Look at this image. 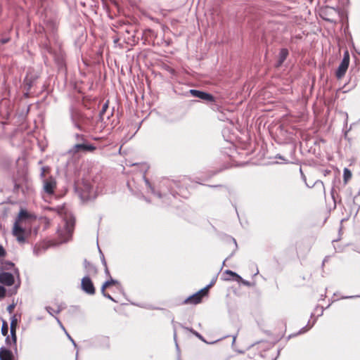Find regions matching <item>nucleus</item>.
<instances>
[{"label": "nucleus", "instance_id": "nucleus-4", "mask_svg": "<svg viewBox=\"0 0 360 360\" xmlns=\"http://www.w3.org/2000/svg\"><path fill=\"white\" fill-rule=\"evenodd\" d=\"M75 189L82 201H88L96 197L94 186L87 180L82 181L81 184L76 186Z\"/></svg>", "mask_w": 360, "mask_h": 360}, {"label": "nucleus", "instance_id": "nucleus-33", "mask_svg": "<svg viewBox=\"0 0 360 360\" xmlns=\"http://www.w3.org/2000/svg\"><path fill=\"white\" fill-rule=\"evenodd\" d=\"M113 112L109 111L105 113V122L110 119V117L112 115Z\"/></svg>", "mask_w": 360, "mask_h": 360}, {"label": "nucleus", "instance_id": "nucleus-20", "mask_svg": "<svg viewBox=\"0 0 360 360\" xmlns=\"http://www.w3.org/2000/svg\"><path fill=\"white\" fill-rule=\"evenodd\" d=\"M224 274H229V275L233 276V279L236 281V280H242V277L240 275L237 274L236 272H233L231 270H226L224 271Z\"/></svg>", "mask_w": 360, "mask_h": 360}, {"label": "nucleus", "instance_id": "nucleus-10", "mask_svg": "<svg viewBox=\"0 0 360 360\" xmlns=\"http://www.w3.org/2000/svg\"><path fill=\"white\" fill-rule=\"evenodd\" d=\"M189 93L191 96L202 99L203 101H209V102H214V97L207 92L199 91L197 89H191Z\"/></svg>", "mask_w": 360, "mask_h": 360}, {"label": "nucleus", "instance_id": "nucleus-28", "mask_svg": "<svg viewBox=\"0 0 360 360\" xmlns=\"http://www.w3.org/2000/svg\"><path fill=\"white\" fill-rule=\"evenodd\" d=\"M236 281L238 283H241L242 284H243L244 285H246V286L251 285V284L249 281L244 280L243 278H242V280H236Z\"/></svg>", "mask_w": 360, "mask_h": 360}, {"label": "nucleus", "instance_id": "nucleus-16", "mask_svg": "<svg viewBox=\"0 0 360 360\" xmlns=\"http://www.w3.org/2000/svg\"><path fill=\"white\" fill-rule=\"evenodd\" d=\"M109 104V102L108 101H107L102 106V108L99 112V120L101 122H103V123H105V113L108 112V105Z\"/></svg>", "mask_w": 360, "mask_h": 360}, {"label": "nucleus", "instance_id": "nucleus-48", "mask_svg": "<svg viewBox=\"0 0 360 360\" xmlns=\"http://www.w3.org/2000/svg\"><path fill=\"white\" fill-rule=\"evenodd\" d=\"M227 260H228V258H226V259H224V261L223 262V264H225V262H226Z\"/></svg>", "mask_w": 360, "mask_h": 360}, {"label": "nucleus", "instance_id": "nucleus-24", "mask_svg": "<svg viewBox=\"0 0 360 360\" xmlns=\"http://www.w3.org/2000/svg\"><path fill=\"white\" fill-rule=\"evenodd\" d=\"M17 324H18V319L16 318V316L14 315L11 319L10 328H16Z\"/></svg>", "mask_w": 360, "mask_h": 360}, {"label": "nucleus", "instance_id": "nucleus-19", "mask_svg": "<svg viewBox=\"0 0 360 360\" xmlns=\"http://www.w3.org/2000/svg\"><path fill=\"white\" fill-rule=\"evenodd\" d=\"M288 55V51L286 49H282L279 53L278 65H281L286 59Z\"/></svg>", "mask_w": 360, "mask_h": 360}, {"label": "nucleus", "instance_id": "nucleus-45", "mask_svg": "<svg viewBox=\"0 0 360 360\" xmlns=\"http://www.w3.org/2000/svg\"><path fill=\"white\" fill-rule=\"evenodd\" d=\"M236 336H233V343L236 341Z\"/></svg>", "mask_w": 360, "mask_h": 360}, {"label": "nucleus", "instance_id": "nucleus-43", "mask_svg": "<svg viewBox=\"0 0 360 360\" xmlns=\"http://www.w3.org/2000/svg\"><path fill=\"white\" fill-rule=\"evenodd\" d=\"M347 133H348V130H347V131H345L344 137H345V139H347Z\"/></svg>", "mask_w": 360, "mask_h": 360}, {"label": "nucleus", "instance_id": "nucleus-42", "mask_svg": "<svg viewBox=\"0 0 360 360\" xmlns=\"http://www.w3.org/2000/svg\"><path fill=\"white\" fill-rule=\"evenodd\" d=\"M300 173H301V175H302V179H303L304 181H306V177H305V176L304 175V174H303L302 170V169H301V168L300 169Z\"/></svg>", "mask_w": 360, "mask_h": 360}, {"label": "nucleus", "instance_id": "nucleus-2", "mask_svg": "<svg viewBox=\"0 0 360 360\" xmlns=\"http://www.w3.org/2000/svg\"><path fill=\"white\" fill-rule=\"evenodd\" d=\"M75 227V218L71 214H65L63 217L61 224L57 230L60 243L70 240Z\"/></svg>", "mask_w": 360, "mask_h": 360}, {"label": "nucleus", "instance_id": "nucleus-23", "mask_svg": "<svg viewBox=\"0 0 360 360\" xmlns=\"http://www.w3.org/2000/svg\"><path fill=\"white\" fill-rule=\"evenodd\" d=\"M1 333L3 335H6L8 333V325L5 321H4L2 324Z\"/></svg>", "mask_w": 360, "mask_h": 360}, {"label": "nucleus", "instance_id": "nucleus-51", "mask_svg": "<svg viewBox=\"0 0 360 360\" xmlns=\"http://www.w3.org/2000/svg\"><path fill=\"white\" fill-rule=\"evenodd\" d=\"M9 340V338L7 337L6 339V341L8 342Z\"/></svg>", "mask_w": 360, "mask_h": 360}, {"label": "nucleus", "instance_id": "nucleus-34", "mask_svg": "<svg viewBox=\"0 0 360 360\" xmlns=\"http://www.w3.org/2000/svg\"><path fill=\"white\" fill-rule=\"evenodd\" d=\"M99 251H100V253H101V261H102V263H103V266H104L105 267H106V266H107V263H106V261H105V258H104V255H103V254L102 253V252L101 251V250H99Z\"/></svg>", "mask_w": 360, "mask_h": 360}, {"label": "nucleus", "instance_id": "nucleus-8", "mask_svg": "<svg viewBox=\"0 0 360 360\" xmlns=\"http://www.w3.org/2000/svg\"><path fill=\"white\" fill-rule=\"evenodd\" d=\"M81 289L88 295H93L95 294L96 289L89 276H85L82 278Z\"/></svg>", "mask_w": 360, "mask_h": 360}, {"label": "nucleus", "instance_id": "nucleus-53", "mask_svg": "<svg viewBox=\"0 0 360 360\" xmlns=\"http://www.w3.org/2000/svg\"><path fill=\"white\" fill-rule=\"evenodd\" d=\"M325 262H326V259L323 261V264H322L323 265L324 264Z\"/></svg>", "mask_w": 360, "mask_h": 360}, {"label": "nucleus", "instance_id": "nucleus-26", "mask_svg": "<svg viewBox=\"0 0 360 360\" xmlns=\"http://www.w3.org/2000/svg\"><path fill=\"white\" fill-rule=\"evenodd\" d=\"M75 139L78 143L84 142L85 140L84 136L79 134H75Z\"/></svg>", "mask_w": 360, "mask_h": 360}, {"label": "nucleus", "instance_id": "nucleus-30", "mask_svg": "<svg viewBox=\"0 0 360 360\" xmlns=\"http://www.w3.org/2000/svg\"><path fill=\"white\" fill-rule=\"evenodd\" d=\"M55 319L56 320L58 324L60 326V327L63 329V330L65 332L66 330L65 327L63 326V323H61L60 320L57 316H54Z\"/></svg>", "mask_w": 360, "mask_h": 360}, {"label": "nucleus", "instance_id": "nucleus-1", "mask_svg": "<svg viewBox=\"0 0 360 360\" xmlns=\"http://www.w3.org/2000/svg\"><path fill=\"white\" fill-rule=\"evenodd\" d=\"M28 218V213L25 210H21L13 224L12 233L20 243H24L29 234L27 224Z\"/></svg>", "mask_w": 360, "mask_h": 360}, {"label": "nucleus", "instance_id": "nucleus-25", "mask_svg": "<svg viewBox=\"0 0 360 360\" xmlns=\"http://www.w3.org/2000/svg\"><path fill=\"white\" fill-rule=\"evenodd\" d=\"M11 330V335L12 336V340L14 343H16V335H15V328H10Z\"/></svg>", "mask_w": 360, "mask_h": 360}, {"label": "nucleus", "instance_id": "nucleus-12", "mask_svg": "<svg viewBox=\"0 0 360 360\" xmlns=\"http://www.w3.org/2000/svg\"><path fill=\"white\" fill-rule=\"evenodd\" d=\"M95 149V146H94L93 145L86 143L84 141V142L76 143L72 148L71 152L75 153L79 151H93Z\"/></svg>", "mask_w": 360, "mask_h": 360}, {"label": "nucleus", "instance_id": "nucleus-7", "mask_svg": "<svg viewBox=\"0 0 360 360\" xmlns=\"http://www.w3.org/2000/svg\"><path fill=\"white\" fill-rule=\"evenodd\" d=\"M349 65V51L347 50H346L344 52L343 58H342L340 64L339 65V66L336 70V72H335V75L338 79H341L342 77H343L345 76V75L348 69Z\"/></svg>", "mask_w": 360, "mask_h": 360}, {"label": "nucleus", "instance_id": "nucleus-38", "mask_svg": "<svg viewBox=\"0 0 360 360\" xmlns=\"http://www.w3.org/2000/svg\"><path fill=\"white\" fill-rule=\"evenodd\" d=\"M307 330H308V328H307V326L305 327H303L302 328L300 329V330L298 332L297 334H302V333H305Z\"/></svg>", "mask_w": 360, "mask_h": 360}, {"label": "nucleus", "instance_id": "nucleus-39", "mask_svg": "<svg viewBox=\"0 0 360 360\" xmlns=\"http://www.w3.org/2000/svg\"><path fill=\"white\" fill-rule=\"evenodd\" d=\"M14 307H15L14 304H10V305L8 307V309H8V311L10 313H11V312H12V311L13 310Z\"/></svg>", "mask_w": 360, "mask_h": 360}, {"label": "nucleus", "instance_id": "nucleus-40", "mask_svg": "<svg viewBox=\"0 0 360 360\" xmlns=\"http://www.w3.org/2000/svg\"><path fill=\"white\" fill-rule=\"evenodd\" d=\"M354 297H360V295L346 296V297H343L342 298L343 299H351V298H354Z\"/></svg>", "mask_w": 360, "mask_h": 360}, {"label": "nucleus", "instance_id": "nucleus-50", "mask_svg": "<svg viewBox=\"0 0 360 360\" xmlns=\"http://www.w3.org/2000/svg\"><path fill=\"white\" fill-rule=\"evenodd\" d=\"M227 260H228V258H226V259H224V261L223 262V264H225V262H226Z\"/></svg>", "mask_w": 360, "mask_h": 360}, {"label": "nucleus", "instance_id": "nucleus-52", "mask_svg": "<svg viewBox=\"0 0 360 360\" xmlns=\"http://www.w3.org/2000/svg\"><path fill=\"white\" fill-rule=\"evenodd\" d=\"M212 187H218L219 186H216V185H214V186H211Z\"/></svg>", "mask_w": 360, "mask_h": 360}, {"label": "nucleus", "instance_id": "nucleus-15", "mask_svg": "<svg viewBox=\"0 0 360 360\" xmlns=\"http://www.w3.org/2000/svg\"><path fill=\"white\" fill-rule=\"evenodd\" d=\"M0 359L1 360H13L12 352L4 347L0 349Z\"/></svg>", "mask_w": 360, "mask_h": 360}, {"label": "nucleus", "instance_id": "nucleus-47", "mask_svg": "<svg viewBox=\"0 0 360 360\" xmlns=\"http://www.w3.org/2000/svg\"><path fill=\"white\" fill-rule=\"evenodd\" d=\"M227 260H228V258H226V259H224V261L223 262V264H225V262H226Z\"/></svg>", "mask_w": 360, "mask_h": 360}, {"label": "nucleus", "instance_id": "nucleus-5", "mask_svg": "<svg viewBox=\"0 0 360 360\" xmlns=\"http://www.w3.org/2000/svg\"><path fill=\"white\" fill-rule=\"evenodd\" d=\"M70 119L73 125L80 131H84V124L86 117L79 110L70 109Z\"/></svg>", "mask_w": 360, "mask_h": 360}, {"label": "nucleus", "instance_id": "nucleus-44", "mask_svg": "<svg viewBox=\"0 0 360 360\" xmlns=\"http://www.w3.org/2000/svg\"><path fill=\"white\" fill-rule=\"evenodd\" d=\"M8 264H9L10 266H14L13 263H12V262H9V263H8Z\"/></svg>", "mask_w": 360, "mask_h": 360}, {"label": "nucleus", "instance_id": "nucleus-14", "mask_svg": "<svg viewBox=\"0 0 360 360\" xmlns=\"http://www.w3.org/2000/svg\"><path fill=\"white\" fill-rule=\"evenodd\" d=\"M84 266L88 274L87 276L96 275L97 274V269L96 266L91 262H88L86 259H84Z\"/></svg>", "mask_w": 360, "mask_h": 360}, {"label": "nucleus", "instance_id": "nucleus-46", "mask_svg": "<svg viewBox=\"0 0 360 360\" xmlns=\"http://www.w3.org/2000/svg\"><path fill=\"white\" fill-rule=\"evenodd\" d=\"M277 158L279 159L283 160V158L281 155H278Z\"/></svg>", "mask_w": 360, "mask_h": 360}, {"label": "nucleus", "instance_id": "nucleus-13", "mask_svg": "<svg viewBox=\"0 0 360 360\" xmlns=\"http://www.w3.org/2000/svg\"><path fill=\"white\" fill-rule=\"evenodd\" d=\"M0 283L7 286H11L14 283V276L8 272L0 274Z\"/></svg>", "mask_w": 360, "mask_h": 360}, {"label": "nucleus", "instance_id": "nucleus-9", "mask_svg": "<svg viewBox=\"0 0 360 360\" xmlns=\"http://www.w3.org/2000/svg\"><path fill=\"white\" fill-rule=\"evenodd\" d=\"M46 22V32H49V36H47V38L49 39V37H53L55 39L56 37V32L58 28V22L56 18L54 19H46L45 20Z\"/></svg>", "mask_w": 360, "mask_h": 360}, {"label": "nucleus", "instance_id": "nucleus-31", "mask_svg": "<svg viewBox=\"0 0 360 360\" xmlns=\"http://www.w3.org/2000/svg\"><path fill=\"white\" fill-rule=\"evenodd\" d=\"M67 337L68 338V339L72 342V343L73 344L74 347L76 348L77 347L76 342H75V340L72 338V337L68 334V333L65 330V331Z\"/></svg>", "mask_w": 360, "mask_h": 360}, {"label": "nucleus", "instance_id": "nucleus-32", "mask_svg": "<svg viewBox=\"0 0 360 360\" xmlns=\"http://www.w3.org/2000/svg\"><path fill=\"white\" fill-rule=\"evenodd\" d=\"M6 289L3 286H0V297L5 296Z\"/></svg>", "mask_w": 360, "mask_h": 360}, {"label": "nucleus", "instance_id": "nucleus-27", "mask_svg": "<svg viewBox=\"0 0 360 360\" xmlns=\"http://www.w3.org/2000/svg\"><path fill=\"white\" fill-rule=\"evenodd\" d=\"M101 293L103 294V295L105 297H106V298H108V299H109V300H112V302H117V301H115V300H114V298H113V297H112L110 294H108V293H106V292H105V290H104V292H101Z\"/></svg>", "mask_w": 360, "mask_h": 360}, {"label": "nucleus", "instance_id": "nucleus-22", "mask_svg": "<svg viewBox=\"0 0 360 360\" xmlns=\"http://www.w3.org/2000/svg\"><path fill=\"white\" fill-rule=\"evenodd\" d=\"M216 282V278H213L210 283L208 284L207 286H205L203 289V290L207 294L208 293V291H209V289Z\"/></svg>", "mask_w": 360, "mask_h": 360}, {"label": "nucleus", "instance_id": "nucleus-54", "mask_svg": "<svg viewBox=\"0 0 360 360\" xmlns=\"http://www.w3.org/2000/svg\"><path fill=\"white\" fill-rule=\"evenodd\" d=\"M233 240L234 243L236 244V240L233 239Z\"/></svg>", "mask_w": 360, "mask_h": 360}, {"label": "nucleus", "instance_id": "nucleus-56", "mask_svg": "<svg viewBox=\"0 0 360 360\" xmlns=\"http://www.w3.org/2000/svg\"><path fill=\"white\" fill-rule=\"evenodd\" d=\"M259 273V271L257 270V272L255 273V275Z\"/></svg>", "mask_w": 360, "mask_h": 360}, {"label": "nucleus", "instance_id": "nucleus-37", "mask_svg": "<svg viewBox=\"0 0 360 360\" xmlns=\"http://www.w3.org/2000/svg\"><path fill=\"white\" fill-rule=\"evenodd\" d=\"M218 118H219V120H220L221 121L228 120V118H226L225 117V115L224 114H222V113L220 115L218 116Z\"/></svg>", "mask_w": 360, "mask_h": 360}, {"label": "nucleus", "instance_id": "nucleus-35", "mask_svg": "<svg viewBox=\"0 0 360 360\" xmlns=\"http://www.w3.org/2000/svg\"><path fill=\"white\" fill-rule=\"evenodd\" d=\"M6 255V251L2 245H0V257H4Z\"/></svg>", "mask_w": 360, "mask_h": 360}, {"label": "nucleus", "instance_id": "nucleus-36", "mask_svg": "<svg viewBox=\"0 0 360 360\" xmlns=\"http://www.w3.org/2000/svg\"><path fill=\"white\" fill-rule=\"evenodd\" d=\"M9 40H10V38H8V37L2 38L1 39V43L2 44H6L9 41Z\"/></svg>", "mask_w": 360, "mask_h": 360}, {"label": "nucleus", "instance_id": "nucleus-11", "mask_svg": "<svg viewBox=\"0 0 360 360\" xmlns=\"http://www.w3.org/2000/svg\"><path fill=\"white\" fill-rule=\"evenodd\" d=\"M207 295V293L201 289L196 293L189 296L184 300L185 304H197L201 302L202 298Z\"/></svg>", "mask_w": 360, "mask_h": 360}, {"label": "nucleus", "instance_id": "nucleus-55", "mask_svg": "<svg viewBox=\"0 0 360 360\" xmlns=\"http://www.w3.org/2000/svg\"><path fill=\"white\" fill-rule=\"evenodd\" d=\"M77 355H78V352H77V353H76V358H77Z\"/></svg>", "mask_w": 360, "mask_h": 360}, {"label": "nucleus", "instance_id": "nucleus-21", "mask_svg": "<svg viewBox=\"0 0 360 360\" xmlns=\"http://www.w3.org/2000/svg\"><path fill=\"white\" fill-rule=\"evenodd\" d=\"M352 176V173L350 172L349 169H348L347 168H345L344 169V179L345 181H347L348 179L351 178Z\"/></svg>", "mask_w": 360, "mask_h": 360}, {"label": "nucleus", "instance_id": "nucleus-41", "mask_svg": "<svg viewBox=\"0 0 360 360\" xmlns=\"http://www.w3.org/2000/svg\"><path fill=\"white\" fill-rule=\"evenodd\" d=\"M105 274L110 278V271L108 269V266L105 267Z\"/></svg>", "mask_w": 360, "mask_h": 360}, {"label": "nucleus", "instance_id": "nucleus-3", "mask_svg": "<svg viewBox=\"0 0 360 360\" xmlns=\"http://www.w3.org/2000/svg\"><path fill=\"white\" fill-rule=\"evenodd\" d=\"M143 179L147 188L153 195H156L158 198H162L166 196L165 188H167L173 196H174L175 192L174 191V187L177 186V182L174 181L165 180L160 184V190L157 191L152 186V184L150 183L148 179H146L145 176H143Z\"/></svg>", "mask_w": 360, "mask_h": 360}, {"label": "nucleus", "instance_id": "nucleus-17", "mask_svg": "<svg viewBox=\"0 0 360 360\" xmlns=\"http://www.w3.org/2000/svg\"><path fill=\"white\" fill-rule=\"evenodd\" d=\"M65 309V306L62 304H58L57 309H53L52 307L47 306L45 307V309L46 311L52 316H55L53 314H59L60 311H62Z\"/></svg>", "mask_w": 360, "mask_h": 360}, {"label": "nucleus", "instance_id": "nucleus-6", "mask_svg": "<svg viewBox=\"0 0 360 360\" xmlns=\"http://www.w3.org/2000/svg\"><path fill=\"white\" fill-rule=\"evenodd\" d=\"M41 176L44 178L43 179V190L48 195H52L54 193L55 189L56 188V180L53 176H49L48 178H44V170L41 173Z\"/></svg>", "mask_w": 360, "mask_h": 360}, {"label": "nucleus", "instance_id": "nucleus-18", "mask_svg": "<svg viewBox=\"0 0 360 360\" xmlns=\"http://www.w3.org/2000/svg\"><path fill=\"white\" fill-rule=\"evenodd\" d=\"M120 285L119 282L117 280L113 279L112 277L108 281H106L101 286V292H104V290L111 285Z\"/></svg>", "mask_w": 360, "mask_h": 360}, {"label": "nucleus", "instance_id": "nucleus-29", "mask_svg": "<svg viewBox=\"0 0 360 360\" xmlns=\"http://www.w3.org/2000/svg\"><path fill=\"white\" fill-rule=\"evenodd\" d=\"M190 331L192 332L195 336H197L199 339L202 340V341L205 342L202 336L199 334L198 332L194 331L193 329H190Z\"/></svg>", "mask_w": 360, "mask_h": 360}, {"label": "nucleus", "instance_id": "nucleus-49", "mask_svg": "<svg viewBox=\"0 0 360 360\" xmlns=\"http://www.w3.org/2000/svg\"><path fill=\"white\" fill-rule=\"evenodd\" d=\"M227 260H228V258H226V259H224V261L223 262V264H225V262H226Z\"/></svg>", "mask_w": 360, "mask_h": 360}]
</instances>
